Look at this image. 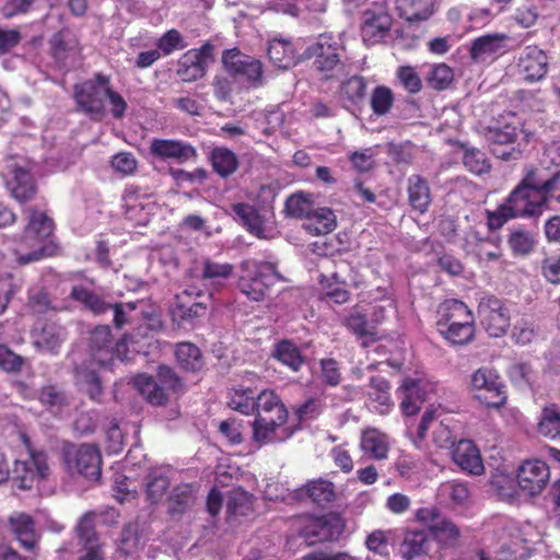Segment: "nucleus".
<instances>
[{
    "mask_svg": "<svg viewBox=\"0 0 560 560\" xmlns=\"http://www.w3.org/2000/svg\"><path fill=\"white\" fill-rule=\"evenodd\" d=\"M559 179L560 174L544 178L540 171L528 173L523 184L512 191L505 203L495 211L488 212L489 228L500 229L509 219L515 217L539 214L546 202V194L553 191Z\"/></svg>",
    "mask_w": 560,
    "mask_h": 560,
    "instance_id": "obj_1",
    "label": "nucleus"
},
{
    "mask_svg": "<svg viewBox=\"0 0 560 560\" xmlns=\"http://www.w3.org/2000/svg\"><path fill=\"white\" fill-rule=\"evenodd\" d=\"M254 412L253 439L256 443H279L292 436L293 430L287 425L288 409L273 390L264 389L257 395Z\"/></svg>",
    "mask_w": 560,
    "mask_h": 560,
    "instance_id": "obj_2",
    "label": "nucleus"
},
{
    "mask_svg": "<svg viewBox=\"0 0 560 560\" xmlns=\"http://www.w3.org/2000/svg\"><path fill=\"white\" fill-rule=\"evenodd\" d=\"M25 213L28 222L15 249L16 260L21 265L39 260L46 255L45 243L55 228L54 221L42 210L27 208Z\"/></svg>",
    "mask_w": 560,
    "mask_h": 560,
    "instance_id": "obj_3",
    "label": "nucleus"
},
{
    "mask_svg": "<svg viewBox=\"0 0 560 560\" xmlns=\"http://www.w3.org/2000/svg\"><path fill=\"white\" fill-rule=\"evenodd\" d=\"M439 332L453 345H465L475 336V317L462 301L447 300L438 311Z\"/></svg>",
    "mask_w": 560,
    "mask_h": 560,
    "instance_id": "obj_4",
    "label": "nucleus"
},
{
    "mask_svg": "<svg viewBox=\"0 0 560 560\" xmlns=\"http://www.w3.org/2000/svg\"><path fill=\"white\" fill-rule=\"evenodd\" d=\"M530 529L529 524L521 527L514 522H508L501 529L497 545L488 556L481 551L479 560H525L534 542L529 537Z\"/></svg>",
    "mask_w": 560,
    "mask_h": 560,
    "instance_id": "obj_5",
    "label": "nucleus"
},
{
    "mask_svg": "<svg viewBox=\"0 0 560 560\" xmlns=\"http://www.w3.org/2000/svg\"><path fill=\"white\" fill-rule=\"evenodd\" d=\"M280 279L275 265L248 259L242 262L237 287L253 301H261L268 289Z\"/></svg>",
    "mask_w": 560,
    "mask_h": 560,
    "instance_id": "obj_6",
    "label": "nucleus"
},
{
    "mask_svg": "<svg viewBox=\"0 0 560 560\" xmlns=\"http://www.w3.org/2000/svg\"><path fill=\"white\" fill-rule=\"evenodd\" d=\"M486 137L497 158L511 161L520 158L522 150L532 138V133L520 121H512L503 127L490 128Z\"/></svg>",
    "mask_w": 560,
    "mask_h": 560,
    "instance_id": "obj_7",
    "label": "nucleus"
},
{
    "mask_svg": "<svg viewBox=\"0 0 560 560\" xmlns=\"http://www.w3.org/2000/svg\"><path fill=\"white\" fill-rule=\"evenodd\" d=\"M310 57L314 58L316 69L328 79L341 67L345 55L341 35L322 34L316 42L307 48Z\"/></svg>",
    "mask_w": 560,
    "mask_h": 560,
    "instance_id": "obj_8",
    "label": "nucleus"
},
{
    "mask_svg": "<svg viewBox=\"0 0 560 560\" xmlns=\"http://www.w3.org/2000/svg\"><path fill=\"white\" fill-rule=\"evenodd\" d=\"M65 465L69 474L96 481L101 477L102 457L91 444L69 445L63 451Z\"/></svg>",
    "mask_w": 560,
    "mask_h": 560,
    "instance_id": "obj_9",
    "label": "nucleus"
},
{
    "mask_svg": "<svg viewBox=\"0 0 560 560\" xmlns=\"http://www.w3.org/2000/svg\"><path fill=\"white\" fill-rule=\"evenodd\" d=\"M158 376L161 384L152 376L140 374L133 378V385L150 404L162 406L168 399V390H176L180 382L168 366H160Z\"/></svg>",
    "mask_w": 560,
    "mask_h": 560,
    "instance_id": "obj_10",
    "label": "nucleus"
},
{
    "mask_svg": "<svg viewBox=\"0 0 560 560\" xmlns=\"http://www.w3.org/2000/svg\"><path fill=\"white\" fill-rule=\"evenodd\" d=\"M470 389L475 397L488 407L498 408L506 400L500 375L490 368H480L471 374Z\"/></svg>",
    "mask_w": 560,
    "mask_h": 560,
    "instance_id": "obj_11",
    "label": "nucleus"
},
{
    "mask_svg": "<svg viewBox=\"0 0 560 560\" xmlns=\"http://www.w3.org/2000/svg\"><path fill=\"white\" fill-rule=\"evenodd\" d=\"M518 489L526 498L539 495L550 480L549 466L538 458L523 460L516 469Z\"/></svg>",
    "mask_w": 560,
    "mask_h": 560,
    "instance_id": "obj_12",
    "label": "nucleus"
},
{
    "mask_svg": "<svg viewBox=\"0 0 560 560\" xmlns=\"http://www.w3.org/2000/svg\"><path fill=\"white\" fill-rule=\"evenodd\" d=\"M441 416V408L430 406L423 413L421 422L417 429V435L412 438V444L418 450H423V440L427 431L434 428L432 441L439 448H448L454 445L455 436L444 420L438 421Z\"/></svg>",
    "mask_w": 560,
    "mask_h": 560,
    "instance_id": "obj_13",
    "label": "nucleus"
},
{
    "mask_svg": "<svg viewBox=\"0 0 560 560\" xmlns=\"http://www.w3.org/2000/svg\"><path fill=\"white\" fill-rule=\"evenodd\" d=\"M392 26V16L386 8V0H376L362 14L361 35L368 45L380 43L386 37Z\"/></svg>",
    "mask_w": 560,
    "mask_h": 560,
    "instance_id": "obj_14",
    "label": "nucleus"
},
{
    "mask_svg": "<svg viewBox=\"0 0 560 560\" xmlns=\"http://www.w3.org/2000/svg\"><path fill=\"white\" fill-rule=\"evenodd\" d=\"M108 326L96 327L90 337V354L93 362L100 366L110 365L116 359L122 361L126 357V343L124 340L112 345Z\"/></svg>",
    "mask_w": 560,
    "mask_h": 560,
    "instance_id": "obj_15",
    "label": "nucleus"
},
{
    "mask_svg": "<svg viewBox=\"0 0 560 560\" xmlns=\"http://www.w3.org/2000/svg\"><path fill=\"white\" fill-rule=\"evenodd\" d=\"M30 453L28 459L16 460L14 467L15 480L20 489H31L39 480L46 478L49 474L47 456L39 451L31 450L26 443Z\"/></svg>",
    "mask_w": 560,
    "mask_h": 560,
    "instance_id": "obj_16",
    "label": "nucleus"
},
{
    "mask_svg": "<svg viewBox=\"0 0 560 560\" xmlns=\"http://www.w3.org/2000/svg\"><path fill=\"white\" fill-rule=\"evenodd\" d=\"M480 322L491 337H500L510 326V315L502 302L492 296H483L478 306Z\"/></svg>",
    "mask_w": 560,
    "mask_h": 560,
    "instance_id": "obj_17",
    "label": "nucleus"
},
{
    "mask_svg": "<svg viewBox=\"0 0 560 560\" xmlns=\"http://www.w3.org/2000/svg\"><path fill=\"white\" fill-rule=\"evenodd\" d=\"M434 392V385L424 378L407 377L397 389L400 399V409L404 415H416L421 405Z\"/></svg>",
    "mask_w": 560,
    "mask_h": 560,
    "instance_id": "obj_18",
    "label": "nucleus"
},
{
    "mask_svg": "<svg viewBox=\"0 0 560 560\" xmlns=\"http://www.w3.org/2000/svg\"><path fill=\"white\" fill-rule=\"evenodd\" d=\"M126 217L138 225H145L155 208L153 197L137 186L126 187L122 195Z\"/></svg>",
    "mask_w": 560,
    "mask_h": 560,
    "instance_id": "obj_19",
    "label": "nucleus"
},
{
    "mask_svg": "<svg viewBox=\"0 0 560 560\" xmlns=\"http://www.w3.org/2000/svg\"><path fill=\"white\" fill-rule=\"evenodd\" d=\"M231 211L234 218L255 236L259 238L272 237L271 213L268 211L258 212L248 203H234Z\"/></svg>",
    "mask_w": 560,
    "mask_h": 560,
    "instance_id": "obj_20",
    "label": "nucleus"
},
{
    "mask_svg": "<svg viewBox=\"0 0 560 560\" xmlns=\"http://www.w3.org/2000/svg\"><path fill=\"white\" fill-rule=\"evenodd\" d=\"M109 80L102 74L96 75V81H88L75 86V100L89 114L101 117L104 114V86H108Z\"/></svg>",
    "mask_w": 560,
    "mask_h": 560,
    "instance_id": "obj_21",
    "label": "nucleus"
},
{
    "mask_svg": "<svg viewBox=\"0 0 560 560\" xmlns=\"http://www.w3.org/2000/svg\"><path fill=\"white\" fill-rule=\"evenodd\" d=\"M222 62L229 73L249 83H257L261 78L260 61L241 52L238 49L226 50L223 54Z\"/></svg>",
    "mask_w": 560,
    "mask_h": 560,
    "instance_id": "obj_22",
    "label": "nucleus"
},
{
    "mask_svg": "<svg viewBox=\"0 0 560 560\" xmlns=\"http://www.w3.org/2000/svg\"><path fill=\"white\" fill-rule=\"evenodd\" d=\"M212 58V46L205 44L199 49H190L179 60L178 74L184 81L202 78Z\"/></svg>",
    "mask_w": 560,
    "mask_h": 560,
    "instance_id": "obj_23",
    "label": "nucleus"
},
{
    "mask_svg": "<svg viewBox=\"0 0 560 560\" xmlns=\"http://www.w3.org/2000/svg\"><path fill=\"white\" fill-rule=\"evenodd\" d=\"M150 152L160 160L176 163H185L196 158V150L191 144L173 139H152Z\"/></svg>",
    "mask_w": 560,
    "mask_h": 560,
    "instance_id": "obj_24",
    "label": "nucleus"
},
{
    "mask_svg": "<svg viewBox=\"0 0 560 560\" xmlns=\"http://www.w3.org/2000/svg\"><path fill=\"white\" fill-rule=\"evenodd\" d=\"M518 67L525 80L537 81L547 73L548 57L539 47L527 46L520 55Z\"/></svg>",
    "mask_w": 560,
    "mask_h": 560,
    "instance_id": "obj_25",
    "label": "nucleus"
},
{
    "mask_svg": "<svg viewBox=\"0 0 560 560\" xmlns=\"http://www.w3.org/2000/svg\"><path fill=\"white\" fill-rule=\"evenodd\" d=\"M417 518L427 523L434 537L442 544L454 541L458 535V528L451 521L439 516L435 508H424L417 511Z\"/></svg>",
    "mask_w": 560,
    "mask_h": 560,
    "instance_id": "obj_26",
    "label": "nucleus"
},
{
    "mask_svg": "<svg viewBox=\"0 0 560 560\" xmlns=\"http://www.w3.org/2000/svg\"><path fill=\"white\" fill-rule=\"evenodd\" d=\"M390 444L389 436L376 428H366L361 433L360 450L369 459H386Z\"/></svg>",
    "mask_w": 560,
    "mask_h": 560,
    "instance_id": "obj_27",
    "label": "nucleus"
},
{
    "mask_svg": "<svg viewBox=\"0 0 560 560\" xmlns=\"http://www.w3.org/2000/svg\"><path fill=\"white\" fill-rule=\"evenodd\" d=\"M453 460L464 471L479 476L485 471V466L479 448L469 440H460L452 452Z\"/></svg>",
    "mask_w": 560,
    "mask_h": 560,
    "instance_id": "obj_28",
    "label": "nucleus"
},
{
    "mask_svg": "<svg viewBox=\"0 0 560 560\" xmlns=\"http://www.w3.org/2000/svg\"><path fill=\"white\" fill-rule=\"evenodd\" d=\"M14 199L25 202L36 192V186L28 166H14L12 177L7 183Z\"/></svg>",
    "mask_w": 560,
    "mask_h": 560,
    "instance_id": "obj_29",
    "label": "nucleus"
},
{
    "mask_svg": "<svg viewBox=\"0 0 560 560\" xmlns=\"http://www.w3.org/2000/svg\"><path fill=\"white\" fill-rule=\"evenodd\" d=\"M506 40L508 36L499 33L478 37L472 42L470 56L476 61H487L504 50Z\"/></svg>",
    "mask_w": 560,
    "mask_h": 560,
    "instance_id": "obj_30",
    "label": "nucleus"
},
{
    "mask_svg": "<svg viewBox=\"0 0 560 560\" xmlns=\"http://www.w3.org/2000/svg\"><path fill=\"white\" fill-rule=\"evenodd\" d=\"M336 534L337 532L331 523L324 516H307L303 518L301 537L304 538L307 545H315L319 541L331 540L335 538Z\"/></svg>",
    "mask_w": 560,
    "mask_h": 560,
    "instance_id": "obj_31",
    "label": "nucleus"
},
{
    "mask_svg": "<svg viewBox=\"0 0 560 560\" xmlns=\"http://www.w3.org/2000/svg\"><path fill=\"white\" fill-rule=\"evenodd\" d=\"M233 266L231 264L217 262L210 259H206L202 262L201 277L197 279L203 282L209 296H212V290L223 285L224 281L229 279L233 273Z\"/></svg>",
    "mask_w": 560,
    "mask_h": 560,
    "instance_id": "obj_32",
    "label": "nucleus"
},
{
    "mask_svg": "<svg viewBox=\"0 0 560 560\" xmlns=\"http://www.w3.org/2000/svg\"><path fill=\"white\" fill-rule=\"evenodd\" d=\"M268 56L273 66L279 69H289L296 61V51L293 44L282 37H275L269 42Z\"/></svg>",
    "mask_w": 560,
    "mask_h": 560,
    "instance_id": "obj_33",
    "label": "nucleus"
},
{
    "mask_svg": "<svg viewBox=\"0 0 560 560\" xmlns=\"http://www.w3.org/2000/svg\"><path fill=\"white\" fill-rule=\"evenodd\" d=\"M10 527L20 544L27 550L35 548L37 534L31 516L24 513H15L10 516Z\"/></svg>",
    "mask_w": 560,
    "mask_h": 560,
    "instance_id": "obj_34",
    "label": "nucleus"
},
{
    "mask_svg": "<svg viewBox=\"0 0 560 560\" xmlns=\"http://www.w3.org/2000/svg\"><path fill=\"white\" fill-rule=\"evenodd\" d=\"M490 483L495 494L502 501L514 503L523 495L518 489L516 477L514 478L503 470L497 469L491 477Z\"/></svg>",
    "mask_w": 560,
    "mask_h": 560,
    "instance_id": "obj_35",
    "label": "nucleus"
},
{
    "mask_svg": "<svg viewBox=\"0 0 560 560\" xmlns=\"http://www.w3.org/2000/svg\"><path fill=\"white\" fill-rule=\"evenodd\" d=\"M336 226V217L328 208H316L305 219L303 228L312 235L330 233Z\"/></svg>",
    "mask_w": 560,
    "mask_h": 560,
    "instance_id": "obj_36",
    "label": "nucleus"
},
{
    "mask_svg": "<svg viewBox=\"0 0 560 560\" xmlns=\"http://www.w3.org/2000/svg\"><path fill=\"white\" fill-rule=\"evenodd\" d=\"M396 8L409 22L423 21L433 13V0H396Z\"/></svg>",
    "mask_w": 560,
    "mask_h": 560,
    "instance_id": "obj_37",
    "label": "nucleus"
},
{
    "mask_svg": "<svg viewBox=\"0 0 560 560\" xmlns=\"http://www.w3.org/2000/svg\"><path fill=\"white\" fill-rule=\"evenodd\" d=\"M196 501V490L192 485H180L172 491L168 499V512L172 515H180L188 511Z\"/></svg>",
    "mask_w": 560,
    "mask_h": 560,
    "instance_id": "obj_38",
    "label": "nucleus"
},
{
    "mask_svg": "<svg viewBox=\"0 0 560 560\" xmlns=\"http://www.w3.org/2000/svg\"><path fill=\"white\" fill-rule=\"evenodd\" d=\"M408 194L411 206L423 213L431 201L428 183L419 175H412L408 179Z\"/></svg>",
    "mask_w": 560,
    "mask_h": 560,
    "instance_id": "obj_39",
    "label": "nucleus"
},
{
    "mask_svg": "<svg viewBox=\"0 0 560 560\" xmlns=\"http://www.w3.org/2000/svg\"><path fill=\"white\" fill-rule=\"evenodd\" d=\"M272 355L293 372H298L304 363L300 349L289 340L276 343Z\"/></svg>",
    "mask_w": 560,
    "mask_h": 560,
    "instance_id": "obj_40",
    "label": "nucleus"
},
{
    "mask_svg": "<svg viewBox=\"0 0 560 560\" xmlns=\"http://www.w3.org/2000/svg\"><path fill=\"white\" fill-rule=\"evenodd\" d=\"M430 540L422 530L408 532L401 544V553L406 560H413L416 557L429 551Z\"/></svg>",
    "mask_w": 560,
    "mask_h": 560,
    "instance_id": "obj_41",
    "label": "nucleus"
},
{
    "mask_svg": "<svg viewBox=\"0 0 560 560\" xmlns=\"http://www.w3.org/2000/svg\"><path fill=\"white\" fill-rule=\"evenodd\" d=\"M210 160L214 171L223 177L233 174L238 166L236 154L224 147L214 148L211 151Z\"/></svg>",
    "mask_w": 560,
    "mask_h": 560,
    "instance_id": "obj_42",
    "label": "nucleus"
},
{
    "mask_svg": "<svg viewBox=\"0 0 560 560\" xmlns=\"http://www.w3.org/2000/svg\"><path fill=\"white\" fill-rule=\"evenodd\" d=\"M538 432L546 438L560 440V410L558 407L551 405L542 409Z\"/></svg>",
    "mask_w": 560,
    "mask_h": 560,
    "instance_id": "obj_43",
    "label": "nucleus"
},
{
    "mask_svg": "<svg viewBox=\"0 0 560 560\" xmlns=\"http://www.w3.org/2000/svg\"><path fill=\"white\" fill-rule=\"evenodd\" d=\"M170 487V478L166 472L156 469L150 472L145 485V494L151 503L160 502Z\"/></svg>",
    "mask_w": 560,
    "mask_h": 560,
    "instance_id": "obj_44",
    "label": "nucleus"
},
{
    "mask_svg": "<svg viewBox=\"0 0 560 560\" xmlns=\"http://www.w3.org/2000/svg\"><path fill=\"white\" fill-rule=\"evenodd\" d=\"M305 493L317 504L331 502L336 497L335 485L324 478L310 481L305 486Z\"/></svg>",
    "mask_w": 560,
    "mask_h": 560,
    "instance_id": "obj_45",
    "label": "nucleus"
},
{
    "mask_svg": "<svg viewBox=\"0 0 560 560\" xmlns=\"http://www.w3.org/2000/svg\"><path fill=\"white\" fill-rule=\"evenodd\" d=\"M175 355L179 365L187 371H198L202 366L200 350L190 342L177 345Z\"/></svg>",
    "mask_w": 560,
    "mask_h": 560,
    "instance_id": "obj_46",
    "label": "nucleus"
},
{
    "mask_svg": "<svg viewBox=\"0 0 560 560\" xmlns=\"http://www.w3.org/2000/svg\"><path fill=\"white\" fill-rule=\"evenodd\" d=\"M256 395L250 388H234L230 393L229 406L243 415H252L255 410Z\"/></svg>",
    "mask_w": 560,
    "mask_h": 560,
    "instance_id": "obj_47",
    "label": "nucleus"
},
{
    "mask_svg": "<svg viewBox=\"0 0 560 560\" xmlns=\"http://www.w3.org/2000/svg\"><path fill=\"white\" fill-rule=\"evenodd\" d=\"M71 298L83 304L86 308H89L95 314H101L105 312L107 308L112 307L97 294L93 293L83 285L73 287L71 290Z\"/></svg>",
    "mask_w": 560,
    "mask_h": 560,
    "instance_id": "obj_48",
    "label": "nucleus"
},
{
    "mask_svg": "<svg viewBox=\"0 0 560 560\" xmlns=\"http://www.w3.org/2000/svg\"><path fill=\"white\" fill-rule=\"evenodd\" d=\"M372 392L370 393L371 398L377 402L375 407L380 413H387L393 406L390 396L388 393L389 384L384 377L374 376L370 381Z\"/></svg>",
    "mask_w": 560,
    "mask_h": 560,
    "instance_id": "obj_49",
    "label": "nucleus"
},
{
    "mask_svg": "<svg viewBox=\"0 0 560 560\" xmlns=\"http://www.w3.org/2000/svg\"><path fill=\"white\" fill-rule=\"evenodd\" d=\"M77 382L84 390H86L92 399H96L100 396L102 386L94 368H91L88 364L79 366L77 369Z\"/></svg>",
    "mask_w": 560,
    "mask_h": 560,
    "instance_id": "obj_50",
    "label": "nucleus"
},
{
    "mask_svg": "<svg viewBox=\"0 0 560 560\" xmlns=\"http://www.w3.org/2000/svg\"><path fill=\"white\" fill-rule=\"evenodd\" d=\"M39 400L57 416H63L65 409L69 405L66 395L55 386L44 387L39 394Z\"/></svg>",
    "mask_w": 560,
    "mask_h": 560,
    "instance_id": "obj_51",
    "label": "nucleus"
},
{
    "mask_svg": "<svg viewBox=\"0 0 560 560\" xmlns=\"http://www.w3.org/2000/svg\"><path fill=\"white\" fill-rule=\"evenodd\" d=\"M226 510L231 515H247L253 510L252 495L240 488L232 490L228 500Z\"/></svg>",
    "mask_w": 560,
    "mask_h": 560,
    "instance_id": "obj_52",
    "label": "nucleus"
},
{
    "mask_svg": "<svg viewBox=\"0 0 560 560\" xmlns=\"http://www.w3.org/2000/svg\"><path fill=\"white\" fill-rule=\"evenodd\" d=\"M63 339V329L48 326L36 337L35 345L46 352L55 353Z\"/></svg>",
    "mask_w": 560,
    "mask_h": 560,
    "instance_id": "obj_53",
    "label": "nucleus"
},
{
    "mask_svg": "<svg viewBox=\"0 0 560 560\" xmlns=\"http://www.w3.org/2000/svg\"><path fill=\"white\" fill-rule=\"evenodd\" d=\"M394 103L392 90L385 85L376 86L371 94V108L377 116L389 113Z\"/></svg>",
    "mask_w": 560,
    "mask_h": 560,
    "instance_id": "obj_54",
    "label": "nucleus"
},
{
    "mask_svg": "<svg viewBox=\"0 0 560 560\" xmlns=\"http://www.w3.org/2000/svg\"><path fill=\"white\" fill-rule=\"evenodd\" d=\"M285 209L292 217L306 219L314 209L311 195L305 192L291 195L285 201Z\"/></svg>",
    "mask_w": 560,
    "mask_h": 560,
    "instance_id": "obj_55",
    "label": "nucleus"
},
{
    "mask_svg": "<svg viewBox=\"0 0 560 560\" xmlns=\"http://www.w3.org/2000/svg\"><path fill=\"white\" fill-rule=\"evenodd\" d=\"M463 162L471 173L477 175L490 170V163L486 154L476 148H465Z\"/></svg>",
    "mask_w": 560,
    "mask_h": 560,
    "instance_id": "obj_56",
    "label": "nucleus"
},
{
    "mask_svg": "<svg viewBox=\"0 0 560 560\" xmlns=\"http://www.w3.org/2000/svg\"><path fill=\"white\" fill-rule=\"evenodd\" d=\"M366 84L362 77L353 75L345 81L341 85V96L351 104H357L363 100L365 95Z\"/></svg>",
    "mask_w": 560,
    "mask_h": 560,
    "instance_id": "obj_57",
    "label": "nucleus"
},
{
    "mask_svg": "<svg viewBox=\"0 0 560 560\" xmlns=\"http://www.w3.org/2000/svg\"><path fill=\"white\" fill-rule=\"evenodd\" d=\"M439 494L450 499L454 504H463L469 498V490L464 482L450 481L440 487Z\"/></svg>",
    "mask_w": 560,
    "mask_h": 560,
    "instance_id": "obj_58",
    "label": "nucleus"
},
{
    "mask_svg": "<svg viewBox=\"0 0 560 560\" xmlns=\"http://www.w3.org/2000/svg\"><path fill=\"white\" fill-rule=\"evenodd\" d=\"M187 46L182 34L173 28L167 31L159 40L158 48L164 56L171 55L175 50H182Z\"/></svg>",
    "mask_w": 560,
    "mask_h": 560,
    "instance_id": "obj_59",
    "label": "nucleus"
},
{
    "mask_svg": "<svg viewBox=\"0 0 560 560\" xmlns=\"http://www.w3.org/2000/svg\"><path fill=\"white\" fill-rule=\"evenodd\" d=\"M389 536V530L375 529L366 536L365 547L371 552L384 556L388 553Z\"/></svg>",
    "mask_w": 560,
    "mask_h": 560,
    "instance_id": "obj_60",
    "label": "nucleus"
},
{
    "mask_svg": "<svg viewBox=\"0 0 560 560\" xmlns=\"http://www.w3.org/2000/svg\"><path fill=\"white\" fill-rule=\"evenodd\" d=\"M509 244L515 254L525 255L533 249L535 238L532 233L517 230L511 233Z\"/></svg>",
    "mask_w": 560,
    "mask_h": 560,
    "instance_id": "obj_61",
    "label": "nucleus"
},
{
    "mask_svg": "<svg viewBox=\"0 0 560 560\" xmlns=\"http://www.w3.org/2000/svg\"><path fill=\"white\" fill-rule=\"evenodd\" d=\"M110 164L116 173L128 176L133 174L138 162L132 153L119 152L112 158Z\"/></svg>",
    "mask_w": 560,
    "mask_h": 560,
    "instance_id": "obj_62",
    "label": "nucleus"
},
{
    "mask_svg": "<svg viewBox=\"0 0 560 560\" xmlns=\"http://www.w3.org/2000/svg\"><path fill=\"white\" fill-rule=\"evenodd\" d=\"M94 513L88 512L80 518L77 525L78 536L84 546L98 542L94 532Z\"/></svg>",
    "mask_w": 560,
    "mask_h": 560,
    "instance_id": "obj_63",
    "label": "nucleus"
},
{
    "mask_svg": "<svg viewBox=\"0 0 560 560\" xmlns=\"http://www.w3.org/2000/svg\"><path fill=\"white\" fill-rule=\"evenodd\" d=\"M538 16L537 8L532 3H526L515 9L513 20L523 28H529L536 24Z\"/></svg>",
    "mask_w": 560,
    "mask_h": 560,
    "instance_id": "obj_64",
    "label": "nucleus"
}]
</instances>
